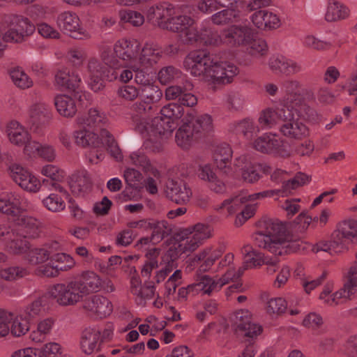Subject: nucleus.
Returning <instances> with one entry per match:
<instances>
[{
	"mask_svg": "<svg viewBox=\"0 0 357 357\" xmlns=\"http://www.w3.org/2000/svg\"><path fill=\"white\" fill-rule=\"evenodd\" d=\"M257 226L258 230L253 235L255 245L281 255L282 252L278 250L280 245L285 243L288 233L285 222L278 219L264 218L259 220Z\"/></svg>",
	"mask_w": 357,
	"mask_h": 357,
	"instance_id": "f257e3e1",
	"label": "nucleus"
},
{
	"mask_svg": "<svg viewBox=\"0 0 357 357\" xmlns=\"http://www.w3.org/2000/svg\"><path fill=\"white\" fill-rule=\"evenodd\" d=\"M231 320V328L234 334L245 345L238 357H254L256 353L255 342L263 331L262 326L252 321L248 310L236 312Z\"/></svg>",
	"mask_w": 357,
	"mask_h": 357,
	"instance_id": "f03ea898",
	"label": "nucleus"
},
{
	"mask_svg": "<svg viewBox=\"0 0 357 357\" xmlns=\"http://www.w3.org/2000/svg\"><path fill=\"white\" fill-rule=\"evenodd\" d=\"M183 124L176 133V142L183 149H188L194 142L205 136L213 130L211 116L203 114L195 117L188 113L185 119L181 121Z\"/></svg>",
	"mask_w": 357,
	"mask_h": 357,
	"instance_id": "7ed1b4c3",
	"label": "nucleus"
},
{
	"mask_svg": "<svg viewBox=\"0 0 357 357\" xmlns=\"http://www.w3.org/2000/svg\"><path fill=\"white\" fill-rule=\"evenodd\" d=\"M184 108L176 103H169L160 109V116L152 121L151 130L162 136L170 135L178 126Z\"/></svg>",
	"mask_w": 357,
	"mask_h": 357,
	"instance_id": "20e7f679",
	"label": "nucleus"
},
{
	"mask_svg": "<svg viewBox=\"0 0 357 357\" xmlns=\"http://www.w3.org/2000/svg\"><path fill=\"white\" fill-rule=\"evenodd\" d=\"M357 236V220H344L337 225L329 241L330 255L339 254L347 250V241Z\"/></svg>",
	"mask_w": 357,
	"mask_h": 357,
	"instance_id": "39448f33",
	"label": "nucleus"
},
{
	"mask_svg": "<svg viewBox=\"0 0 357 357\" xmlns=\"http://www.w3.org/2000/svg\"><path fill=\"white\" fill-rule=\"evenodd\" d=\"M48 294L50 297L62 306L74 305L83 298L75 280L54 285Z\"/></svg>",
	"mask_w": 357,
	"mask_h": 357,
	"instance_id": "423d86ee",
	"label": "nucleus"
},
{
	"mask_svg": "<svg viewBox=\"0 0 357 357\" xmlns=\"http://www.w3.org/2000/svg\"><path fill=\"white\" fill-rule=\"evenodd\" d=\"M213 63V56L203 50L193 51L189 53L183 61V66L195 77H206Z\"/></svg>",
	"mask_w": 357,
	"mask_h": 357,
	"instance_id": "0eeeda50",
	"label": "nucleus"
},
{
	"mask_svg": "<svg viewBox=\"0 0 357 357\" xmlns=\"http://www.w3.org/2000/svg\"><path fill=\"white\" fill-rule=\"evenodd\" d=\"M56 24L61 31L73 38L84 40L91 37L89 33L81 27L79 18L75 13L64 12L59 14Z\"/></svg>",
	"mask_w": 357,
	"mask_h": 357,
	"instance_id": "6e6552de",
	"label": "nucleus"
},
{
	"mask_svg": "<svg viewBox=\"0 0 357 357\" xmlns=\"http://www.w3.org/2000/svg\"><path fill=\"white\" fill-rule=\"evenodd\" d=\"M238 73V69L236 66L213 61L205 79L215 84H226L231 83Z\"/></svg>",
	"mask_w": 357,
	"mask_h": 357,
	"instance_id": "1a4fd4ad",
	"label": "nucleus"
},
{
	"mask_svg": "<svg viewBox=\"0 0 357 357\" xmlns=\"http://www.w3.org/2000/svg\"><path fill=\"white\" fill-rule=\"evenodd\" d=\"M8 171L13 181L24 190L36 192L39 190V181L22 165L11 164L8 167Z\"/></svg>",
	"mask_w": 357,
	"mask_h": 357,
	"instance_id": "9d476101",
	"label": "nucleus"
},
{
	"mask_svg": "<svg viewBox=\"0 0 357 357\" xmlns=\"http://www.w3.org/2000/svg\"><path fill=\"white\" fill-rule=\"evenodd\" d=\"M253 34L252 29L246 25H232L223 31L224 43L230 46L245 45Z\"/></svg>",
	"mask_w": 357,
	"mask_h": 357,
	"instance_id": "9b49d317",
	"label": "nucleus"
},
{
	"mask_svg": "<svg viewBox=\"0 0 357 357\" xmlns=\"http://www.w3.org/2000/svg\"><path fill=\"white\" fill-rule=\"evenodd\" d=\"M357 297V262H354L349 269L347 275V281L340 290L336 291L331 296V301H326L330 305L333 303L337 305L336 301L342 298H347L349 300Z\"/></svg>",
	"mask_w": 357,
	"mask_h": 357,
	"instance_id": "f8f14e48",
	"label": "nucleus"
},
{
	"mask_svg": "<svg viewBox=\"0 0 357 357\" xmlns=\"http://www.w3.org/2000/svg\"><path fill=\"white\" fill-rule=\"evenodd\" d=\"M88 70L90 73L91 89L94 92H98L105 87L104 80H111V70L100 63L96 59H91L88 63Z\"/></svg>",
	"mask_w": 357,
	"mask_h": 357,
	"instance_id": "ddd939ff",
	"label": "nucleus"
},
{
	"mask_svg": "<svg viewBox=\"0 0 357 357\" xmlns=\"http://www.w3.org/2000/svg\"><path fill=\"white\" fill-rule=\"evenodd\" d=\"M231 275V273L228 272L225 275V277H227V280H228ZM227 282L228 280L225 279L224 281L222 279L215 281L208 275H203L199 277L198 282L188 285L187 289L189 294H192V295L200 291H203L204 294L209 295L213 291H219Z\"/></svg>",
	"mask_w": 357,
	"mask_h": 357,
	"instance_id": "4468645a",
	"label": "nucleus"
},
{
	"mask_svg": "<svg viewBox=\"0 0 357 357\" xmlns=\"http://www.w3.org/2000/svg\"><path fill=\"white\" fill-rule=\"evenodd\" d=\"M165 192L167 197L177 204H187L192 195L185 182L174 180L167 182Z\"/></svg>",
	"mask_w": 357,
	"mask_h": 357,
	"instance_id": "2eb2a0df",
	"label": "nucleus"
},
{
	"mask_svg": "<svg viewBox=\"0 0 357 357\" xmlns=\"http://www.w3.org/2000/svg\"><path fill=\"white\" fill-rule=\"evenodd\" d=\"M268 66L275 75L283 74L289 76L302 70L301 65L281 55L271 56L268 61Z\"/></svg>",
	"mask_w": 357,
	"mask_h": 357,
	"instance_id": "dca6fc26",
	"label": "nucleus"
},
{
	"mask_svg": "<svg viewBox=\"0 0 357 357\" xmlns=\"http://www.w3.org/2000/svg\"><path fill=\"white\" fill-rule=\"evenodd\" d=\"M83 308L97 314L100 318L109 315L112 312V305L106 298L93 295L86 298L83 303Z\"/></svg>",
	"mask_w": 357,
	"mask_h": 357,
	"instance_id": "f3484780",
	"label": "nucleus"
},
{
	"mask_svg": "<svg viewBox=\"0 0 357 357\" xmlns=\"http://www.w3.org/2000/svg\"><path fill=\"white\" fill-rule=\"evenodd\" d=\"M51 119L52 112L50 108L43 104L34 105L30 110V129L33 132H38L42 127L48 124Z\"/></svg>",
	"mask_w": 357,
	"mask_h": 357,
	"instance_id": "a211bd4d",
	"label": "nucleus"
},
{
	"mask_svg": "<svg viewBox=\"0 0 357 357\" xmlns=\"http://www.w3.org/2000/svg\"><path fill=\"white\" fill-rule=\"evenodd\" d=\"M192 236L190 241H188V245H183L179 243L176 247V250L178 252L185 253L186 252H192L197 249L199 246V243H201L202 241L206 239L209 237V229L208 226L198 223L191 227Z\"/></svg>",
	"mask_w": 357,
	"mask_h": 357,
	"instance_id": "6ab92c4d",
	"label": "nucleus"
},
{
	"mask_svg": "<svg viewBox=\"0 0 357 357\" xmlns=\"http://www.w3.org/2000/svg\"><path fill=\"white\" fill-rule=\"evenodd\" d=\"M55 81L58 85L73 91L74 98H81L79 91L81 79L77 73L75 72L70 73L66 70H59L55 75Z\"/></svg>",
	"mask_w": 357,
	"mask_h": 357,
	"instance_id": "aec40b11",
	"label": "nucleus"
},
{
	"mask_svg": "<svg viewBox=\"0 0 357 357\" xmlns=\"http://www.w3.org/2000/svg\"><path fill=\"white\" fill-rule=\"evenodd\" d=\"M251 20L255 26L261 30L274 29L280 26L279 17L266 9L255 12L251 16Z\"/></svg>",
	"mask_w": 357,
	"mask_h": 357,
	"instance_id": "412c9836",
	"label": "nucleus"
},
{
	"mask_svg": "<svg viewBox=\"0 0 357 357\" xmlns=\"http://www.w3.org/2000/svg\"><path fill=\"white\" fill-rule=\"evenodd\" d=\"M165 97L167 100H177L176 104L190 107L197 103V98L190 93H188L185 89L180 86H171L165 90Z\"/></svg>",
	"mask_w": 357,
	"mask_h": 357,
	"instance_id": "4be33fe9",
	"label": "nucleus"
},
{
	"mask_svg": "<svg viewBox=\"0 0 357 357\" xmlns=\"http://www.w3.org/2000/svg\"><path fill=\"white\" fill-rule=\"evenodd\" d=\"M174 10L172 4L168 3H162L155 4L148 8L146 11L147 20L161 28L162 23H165L167 18H169L170 13Z\"/></svg>",
	"mask_w": 357,
	"mask_h": 357,
	"instance_id": "5701e85b",
	"label": "nucleus"
},
{
	"mask_svg": "<svg viewBox=\"0 0 357 357\" xmlns=\"http://www.w3.org/2000/svg\"><path fill=\"white\" fill-rule=\"evenodd\" d=\"M299 98L300 94H294L287 97L285 103L277 108L279 125L289 123L298 118L296 109H297V104L300 102Z\"/></svg>",
	"mask_w": 357,
	"mask_h": 357,
	"instance_id": "b1692460",
	"label": "nucleus"
},
{
	"mask_svg": "<svg viewBox=\"0 0 357 357\" xmlns=\"http://www.w3.org/2000/svg\"><path fill=\"white\" fill-rule=\"evenodd\" d=\"M100 332L95 328H85L81 336L80 345L82 351L86 354L100 351Z\"/></svg>",
	"mask_w": 357,
	"mask_h": 357,
	"instance_id": "393cba45",
	"label": "nucleus"
},
{
	"mask_svg": "<svg viewBox=\"0 0 357 357\" xmlns=\"http://www.w3.org/2000/svg\"><path fill=\"white\" fill-rule=\"evenodd\" d=\"M15 223L21 227L22 234L25 237L34 238L38 236L39 228L38 220L31 216L26 215L25 212L22 209V212L14 218Z\"/></svg>",
	"mask_w": 357,
	"mask_h": 357,
	"instance_id": "a878e982",
	"label": "nucleus"
},
{
	"mask_svg": "<svg viewBox=\"0 0 357 357\" xmlns=\"http://www.w3.org/2000/svg\"><path fill=\"white\" fill-rule=\"evenodd\" d=\"M173 14L174 10L170 13L169 18H167L165 23L162 24L161 29L178 33L183 32L195 23V20L190 16L183 15L174 17Z\"/></svg>",
	"mask_w": 357,
	"mask_h": 357,
	"instance_id": "bb28decb",
	"label": "nucleus"
},
{
	"mask_svg": "<svg viewBox=\"0 0 357 357\" xmlns=\"http://www.w3.org/2000/svg\"><path fill=\"white\" fill-rule=\"evenodd\" d=\"M116 56L123 61H128L137 57L140 50L137 41L122 40L114 47Z\"/></svg>",
	"mask_w": 357,
	"mask_h": 357,
	"instance_id": "cd10ccee",
	"label": "nucleus"
},
{
	"mask_svg": "<svg viewBox=\"0 0 357 357\" xmlns=\"http://www.w3.org/2000/svg\"><path fill=\"white\" fill-rule=\"evenodd\" d=\"M350 10L345 5L335 0H328L325 20L329 22H339L347 19Z\"/></svg>",
	"mask_w": 357,
	"mask_h": 357,
	"instance_id": "c85d7f7f",
	"label": "nucleus"
},
{
	"mask_svg": "<svg viewBox=\"0 0 357 357\" xmlns=\"http://www.w3.org/2000/svg\"><path fill=\"white\" fill-rule=\"evenodd\" d=\"M279 129L284 136L291 139H299L308 134L307 128L298 118L289 123H281Z\"/></svg>",
	"mask_w": 357,
	"mask_h": 357,
	"instance_id": "c756f323",
	"label": "nucleus"
},
{
	"mask_svg": "<svg viewBox=\"0 0 357 357\" xmlns=\"http://www.w3.org/2000/svg\"><path fill=\"white\" fill-rule=\"evenodd\" d=\"M75 280L83 296L90 291H97L101 284L100 278L93 272L83 273Z\"/></svg>",
	"mask_w": 357,
	"mask_h": 357,
	"instance_id": "7c9ffc66",
	"label": "nucleus"
},
{
	"mask_svg": "<svg viewBox=\"0 0 357 357\" xmlns=\"http://www.w3.org/2000/svg\"><path fill=\"white\" fill-rule=\"evenodd\" d=\"M100 135L96 134L94 132L87 130L85 128L79 129L74 132L75 143L82 147H101L103 142L100 140Z\"/></svg>",
	"mask_w": 357,
	"mask_h": 357,
	"instance_id": "2f4dec72",
	"label": "nucleus"
},
{
	"mask_svg": "<svg viewBox=\"0 0 357 357\" xmlns=\"http://www.w3.org/2000/svg\"><path fill=\"white\" fill-rule=\"evenodd\" d=\"M57 112L65 117H73L77 112L74 99L68 95H58L54 98Z\"/></svg>",
	"mask_w": 357,
	"mask_h": 357,
	"instance_id": "473e14b6",
	"label": "nucleus"
},
{
	"mask_svg": "<svg viewBox=\"0 0 357 357\" xmlns=\"http://www.w3.org/2000/svg\"><path fill=\"white\" fill-rule=\"evenodd\" d=\"M8 136L11 143L24 146L29 142V134L17 121H11L8 126Z\"/></svg>",
	"mask_w": 357,
	"mask_h": 357,
	"instance_id": "72a5a7b5",
	"label": "nucleus"
},
{
	"mask_svg": "<svg viewBox=\"0 0 357 357\" xmlns=\"http://www.w3.org/2000/svg\"><path fill=\"white\" fill-rule=\"evenodd\" d=\"M20 205V200L12 194L0 197V213L10 217L13 220L19 213L22 212Z\"/></svg>",
	"mask_w": 357,
	"mask_h": 357,
	"instance_id": "f704fd0d",
	"label": "nucleus"
},
{
	"mask_svg": "<svg viewBox=\"0 0 357 357\" xmlns=\"http://www.w3.org/2000/svg\"><path fill=\"white\" fill-rule=\"evenodd\" d=\"M47 301V296H43L38 298L28 305L21 314L22 320L34 323L37 318L40 316L44 311L43 306Z\"/></svg>",
	"mask_w": 357,
	"mask_h": 357,
	"instance_id": "c9c22d12",
	"label": "nucleus"
},
{
	"mask_svg": "<svg viewBox=\"0 0 357 357\" xmlns=\"http://www.w3.org/2000/svg\"><path fill=\"white\" fill-rule=\"evenodd\" d=\"M199 177L208 182V187L215 192H221L225 189V184L218 178L215 173L209 165L200 167Z\"/></svg>",
	"mask_w": 357,
	"mask_h": 357,
	"instance_id": "e433bc0d",
	"label": "nucleus"
},
{
	"mask_svg": "<svg viewBox=\"0 0 357 357\" xmlns=\"http://www.w3.org/2000/svg\"><path fill=\"white\" fill-rule=\"evenodd\" d=\"M241 11L235 9H223L217 12L211 17L213 24L218 26H225L233 24L238 21L240 17Z\"/></svg>",
	"mask_w": 357,
	"mask_h": 357,
	"instance_id": "4c0bfd02",
	"label": "nucleus"
},
{
	"mask_svg": "<svg viewBox=\"0 0 357 357\" xmlns=\"http://www.w3.org/2000/svg\"><path fill=\"white\" fill-rule=\"evenodd\" d=\"M72 192L75 195H82L91 190L92 182L87 172H82L70 183Z\"/></svg>",
	"mask_w": 357,
	"mask_h": 357,
	"instance_id": "58836bf2",
	"label": "nucleus"
},
{
	"mask_svg": "<svg viewBox=\"0 0 357 357\" xmlns=\"http://www.w3.org/2000/svg\"><path fill=\"white\" fill-rule=\"evenodd\" d=\"M100 140L103 142L102 146L106 144L107 150L110 152L111 155L116 158V160H121L123 159L121 151L112 135L106 129H101L100 131Z\"/></svg>",
	"mask_w": 357,
	"mask_h": 357,
	"instance_id": "ea45409f",
	"label": "nucleus"
},
{
	"mask_svg": "<svg viewBox=\"0 0 357 357\" xmlns=\"http://www.w3.org/2000/svg\"><path fill=\"white\" fill-rule=\"evenodd\" d=\"M100 140L103 142L102 146L106 144L107 150L110 152L111 155L116 158V160H121L123 159L121 151L112 135L106 129H101L100 131Z\"/></svg>",
	"mask_w": 357,
	"mask_h": 357,
	"instance_id": "a19ab883",
	"label": "nucleus"
},
{
	"mask_svg": "<svg viewBox=\"0 0 357 357\" xmlns=\"http://www.w3.org/2000/svg\"><path fill=\"white\" fill-rule=\"evenodd\" d=\"M161 53L162 52H160L152 45L146 44L142 50L139 61L146 67L152 66L158 62Z\"/></svg>",
	"mask_w": 357,
	"mask_h": 357,
	"instance_id": "79ce46f5",
	"label": "nucleus"
},
{
	"mask_svg": "<svg viewBox=\"0 0 357 357\" xmlns=\"http://www.w3.org/2000/svg\"><path fill=\"white\" fill-rule=\"evenodd\" d=\"M151 230L153 231L151 239L153 244L160 242L165 237L171 234L172 229L169 227L167 221H153V225Z\"/></svg>",
	"mask_w": 357,
	"mask_h": 357,
	"instance_id": "37998d69",
	"label": "nucleus"
},
{
	"mask_svg": "<svg viewBox=\"0 0 357 357\" xmlns=\"http://www.w3.org/2000/svg\"><path fill=\"white\" fill-rule=\"evenodd\" d=\"M200 43L206 45L218 46L224 43L223 32L222 35L212 28H204L200 31Z\"/></svg>",
	"mask_w": 357,
	"mask_h": 357,
	"instance_id": "c03bdc74",
	"label": "nucleus"
},
{
	"mask_svg": "<svg viewBox=\"0 0 357 357\" xmlns=\"http://www.w3.org/2000/svg\"><path fill=\"white\" fill-rule=\"evenodd\" d=\"M232 151L228 144L218 146L213 154L214 161L219 169H226L227 163L230 160Z\"/></svg>",
	"mask_w": 357,
	"mask_h": 357,
	"instance_id": "a18cd8bd",
	"label": "nucleus"
},
{
	"mask_svg": "<svg viewBox=\"0 0 357 357\" xmlns=\"http://www.w3.org/2000/svg\"><path fill=\"white\" fill-rule=\"evenodd\" d=\"M107 122V118L103 113L100 112L96 109H91L89 111L88 116L83 119L82 123L86 124L90 128H100L104 126Z\"/></svg>",
	"mask_w": 357,
	"mask_h": 357,
	"instance_id": "49530a36",
	"label": "nucleus"
},
{
	"mask_svg": "<svg viewBox=\"0 0 357 357\" xmlns=\"http://www.w3.org/2000/svg\"><path fill=\"white\" fill-rule=\"evenodd\" d=\"M234 131L237 135H242L249 139L259 131V129L255 126L252 121L244 119L235 124Z\"/></svg>",
	"mask_w": 357,
	"mask_h": 357,
	"instance_id": "de8ad7c7",
	"label": "nucleus"
},
{
	"mask_svg": "<svg viewBox=\"0 0 357 357\" xmlns=\"http://www.w3.org/2000/svg\"><path fill=\"white\" fill-rule=\"evenodd\" d=\"M246 45H248L247 49L248 54L253 56H263L268 52L266 42L262 38H254V36Z\"/></svg>",
	"mask_w": 357,
	"mask_h": 357,
	"instance_id": "09e8293b",
	"label": "nucleus"
},
{
	"mask_svg": "<svg viewBox=\"0 0 357 357\" xmlns=\"http://www.w3.org/2000/svg\"><path fill=\"white\" fill-rule=\"evenodd\" d=\"M60 349L59 344L49 342L38 347H33V357H56Z\"/></svg>",
	"mask_w": 357,
	"mask_h": 357,
	"instance_id": "8fccbe9b",
	"label": "nucleus"
},
{
	"mask_svg": "<svg viewBox=\"0 0 357 357\" xmlns=\"http://www.w3.org/2000/svg\"><path fill=\"white\" fill-rule=\"evenodd\" d=\"M148 138L144 142V149L153 153H159L162 150V135L155 133L153 130L149 132Z\"/></svg>",
	"mask_w": 357,
	"mask_h": 357,
	"instance_id": "3c124183",
	"label": "nucleus"
},
{
	"mask_svg": "<svg viewBox=\"0 0 357 357\" xmlns=\"http://www.w3.org/2000/svg\"><path fill=\"white\" fill-rule=\"evenodd\" d=\"M51 259L50 252L44 248H31L27 259L31 264L36 265Z\"/></svg>",
	"mask_w": 357,
	"mask_h": 357,
	"instance_id": "603ef678",
	"label": "nucleus"
},
{
	"mask_svg": "<svg viewBox=\"0 0 357 357\" xmlns=\"http://www.w3.org/2000/svg\"><path fill=\"white\" fill-rule=\"evenodd\" d=\"M29 237L21 234L11 240L9 248L14 254L29 252L32 245L28 241Z\"/></svg>",
	"mask_w": 357,
	"mask_h": 357,
	"instance_id": "864d4df0",
	"label": "nucleus"
},
{
	"mask_svg": "<svg viewBox=\"0 0 357 357\" xmlns=\"http://www.w3.org/2000/svg\"><path fill=\"white\" fill-rule=\"evenodd\" d=\"M300 102L297 104L296 112L297 117L309 121H316L318 119L317 112L305 103L303 98L300 96Z\"/></svg>",
	"mask_w": 357,
	"mask_h": 357,
	"instance_id": "5fc2aeb1",
	"label": "nucleus"
},
{
	"mask_svg": "<svg viewBox=\"0 0 357 357\" xmlns=\"http://www.w3.org/2000/svg\"><path fill=\"white\" fill-rule=\"evenodd\" d=\"M121 22H128L135 26H141L144 22V16L139 12L131 10H121L119 12Z\"/></svg>",
	"mask_w": 357,
	"mask_h": 357,
	"instance_id": "6e6d98bb",
	"label": "nucleus"
},
{
	"mask_svg": "<svg viewBox=\"0 0 357 357\" xmlns=\"http://www.w3.org/2000/svg\"><path fill=\"white\" fill-rule=\"evenodd\" d=\"M181 72L178 68L169 66L162 68L158 73V79L162 84H167L181 77Z\"/></svg>",
	"mask_w": 357,
	"mask_h": 357,
	"instance_id": "4d7b16f0",
	"label": "nucleus"
},
{
	"mask_svg": "<svg viewBox=\"0 0 357 357\" xmlns=\"http://www.w3.org/2000/svg\"><path fill=\"white\" fill-rule=\"evenodd\" d=\"M10 75L13 83L20 89H28L33 84V82L29 77L19 68L12 70Z\"/></svg>",
	"mask_w": 357,
	"mask_h": 357,
	"instance_id": "13d9d810",
	"label": "nucleus"
},
{
	"mask_svg": "<svg viewBox=\"0 0 357 357\" xmlns=\"http://www.w3.org/2000/svg\"><path fill=\"white\" fill-rule=\"evenodd\" d=\"M242 162L245 160L244 165L241 167V174L243 180L248 183H254L259 179V174L257 172L256 165L248 162L245 158L241 159Z\"/></svg>",
	"mask_w": 357,
	"mask_h": 357,
	"instance_id": "bf43d9fd",
	"label": "nucleus"
},
{
	"mask_svg": "<svg viewBox=\"0 0 357 357\" xmlns=\"http://www.w3.org/2000/svg\"><path fill=\"white\" fill-rule=\"evenodd\" d=\"M58 262L56 266L60 271H66L73 267L75 261L70 255L65 253H57L51 256V261Z\"/></svg>",
	"mask_w": 357,
	"mask_h": 357,
	"instance_id": "052dcab7",
	"label": "nucleus"
},
{
	"mask_svg": "<svg viewBox=\"0 0 357 357\" xmlns=\"http://www.w3.org/2000/svg\"><path fill=\"white\" fill-rule=\"evenodd\" d=\"M123 177L127 185H131L135 188H143L142 182L143 176L139 171L133 168H128L124 171Z\"/></svg>",
	"mask_w": 357,
	"mask_h": 357,
	"instance_id": "680f3d73",
	"label": "nucleus"
},
{
	"mask_svg": "<svg viewBox=\"0 0 357 357\" xmlns=\"http://www.w3.org/2000/svg\"><path fill=\"white\" fill-rule=\"evenodd\" d=\"M25 268L19 266H12L0 270V276L6 280H15L26 275Z\"/></svg>",
	"mask_w": 357,
	"mask_h": 357,
	"instance_id": "e2e57ef3",
	"label": "nucleus"
},
{
	"mask_svg": "<svg viewBox=\"0 0 357 357\" xmlns=\"http://www.w3.org/2000/svg\"><path fill=\"white\" fill-rule=\"evenodd\" d=\"M43 205L53 212H59L65 208V203L62 199L56 194H51L43 199Z\"/></svg>",
	"mask_w": 357,
	"mask_h": 357,
	"instance_id": "0e129e2a",
	"label": "nucleus"
},
{
	"mask_svg": "<svg viewBox=\"0 0 357 357\" xmlns=\"http://www.w3.org/2000/svg\"><path fill=\"white\" fill-rule=\"evenodd\" d=\"M11 322L10 333L15 337H20L25 335L30 329V324H31L30 321L22 320L21 315L20 319H13Z\"/></svg>",
	"mask_w": 357,
	"mask_h": 357,
	"instance_id": "69168bd1",
	"label": "nucleus"
},
{
	"mask_svg": "<svg viewBox=\"0 0 357 357\" xmlns=\"http://www.w3.org/2000/svg\"><path fill=\"white\" fill-rule=\"evenodd\" d=\"M269 153L277 154L284 158L288 157L290 155L287 145L282 140L271 137Z\"/></svg>",
	"mask_w": 357,
	"mask_h": 357,
	"instance_id": "338daca9",
	"label": "nucleus"
},
{
	"mask_svg": "<svg viewBox=\"0 0 357 357\" xmlns=\"http://www.w3.org/2000/svg\"><path fill=\"white\" fill-rule=\"evenodd\" d=\"M141 95L146 98L147 102L153 103L160 100L162 93L158 86L149 84L143 88H140Z\"/></svg>",
	"mask_w": 357,
	"mask_h": 357,
	"instance_id": "774afa93",
	"label": "nucleus"
}]
</instances>
